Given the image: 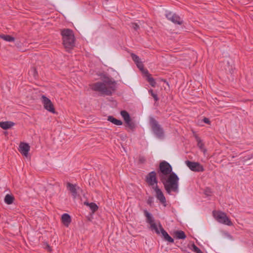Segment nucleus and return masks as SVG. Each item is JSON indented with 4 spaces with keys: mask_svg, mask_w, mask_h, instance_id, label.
Wrapping results in <instances>:
<instances>
[{
    "mask_svg": "<svg viewBox=\"0 0 253 253\" xmlns=\"http://www.w3.org/2000/svg\"><path fill=\"white\" fill-rule=\"evenodd\" d=\"M116 83L109 78H106L102 82H96L90 85L92 90L106 95H111L116 90Z\"/></svg>",
    "mask_w": 253,
    "mask_h": 253,
    "instance_id": "obj_1",
    "label": "nucleus"
},
{
    "mask_svg": "<svg viewBox=\"0 0 253 253\" xmlns=\"http://www.w3.org/2000/svg\"><path fill=\"white\" fill-rule=\"evenodd\" d=\"M161 180L168 193L170 194L171 192H178L179 178L176 173L172 172L168 176L167 178L166 176L165 177H162Z\"/></svg>",
    "mask_w": 253,
    "mask_h": 253,
    "instance_id": "obj_2",
    "label": "nucleus"
},
{
    "mask_svg": "<svg viewBox=\"0 0 253 253\" xmlns=\"http://www.w3.org/2000/svg\"><path fill=\"white\" fill-rule=\"evenodd\" d=\"M61 34L64 47L67 51L72 49L75 46V41L73 31L69 29H64L61 30Z\"/></svg>",
    "mask_w": 253,
    "mask_h": 253,
    "instance_id": "obj_3",
    "label": "nucleus"
},
{
    "mask_svg": "<svg viewBox=\"0 0 253 253\" xmlns=\"http://www.w3.org/2000/svg\"><path fill=\"white\" fill-rule=\"evenodd\" d=\"M149 124L155 135L160 139L164 138V131L161 125H159L158 122L154 118L151 117L149 120Z\"/></svg>",
    "mask_w": 253,
    "mask_h": 253,
    "instance_id": "obj_4",
    "label": "nucleus"
},
{
    "mask_svg": "<svg viewBox=\"0 0 253 253\" xmlns=\"http://www.w3.org/2000/svg\"><path fill=\"white\" fill-rule=\"evenodd\" d=\"M159 169L160 171L159 173L160 179H162V177H165L166 175H169L172 172L171 166L169 163L166 161H163L160 164Z\"/></svg>",
    "mask_w": 253,
    "mask_h": 253,
    "instance_id": "obj_5",
    "label": "nucleus"
},
{
    "mask_svg": "<svg viewBox=\"0 0 253 253\" xmlns=\"http://www.w3.org/2000/svg\"><path fill=\"white\" fill-rule=\"evenodd\" d=\"M213 214L218 222L228 226L232 225V222L224 212L221 211H213Z\"/></svg>",
    "mask_w": 253,
    "mask_h": 253,
    "instance_id": "obj_6",
    "label": "nucleus"
},
{
    "mask_svg": "<svg viewBox=\"0 0 253 253\" xmlns=\"http://www.w3.org/2000/svg\"><path fill=\"white\" fill-rule=\"evenodd\" d=\"M42 101L45 109L53 114L56 113L53 103L48 98L43 95L42 96Z\"/></svg>",
    "mask_w": 253,
    "mask_h": 253,
    "instance_id": "obj_7",
    "label": "nucleus"
},
{
    "mask_svg": "<svg viewBox=\"0 0 253 253\" xmlns=\"http://www.w3.org/2000/svg\"><path fill=\"white\" fill-rule=\"evenodd\" d=\"M144 214L146 217L147 222L150 224V228L152 230H154L155 232L159 235L160 231L159 227L154 222V220L152 215L148 212L146 210L144 211Z\"/></svg>",
    "mask_w": 253,
    "mask_h": 253,
    "instance_id": "obj_8",
    "label": "nucleus"
},
{
    "mask_svg": "<svg viewBox=\"0 0 253 253\" xmlns=\"http://www.w3.org/2000/svg\"><path fill=\"white\" fill-rule=\"evenodd\" d=\"M166 17L168 20L171 21L175 24L181 25L183 23V21L181 18L176 14L172 13L171 12L167 11Z\"/></svg>",
    "mask_w": 253,
    "mask_h": 253,
    "instance_id": "obj_9",
    "label": "nucleus"
},
{
    "mask_svg": "<svg viewBox=\"0 0 253 253\" xmlns=\"http://www.w3.org/2000/svg\"><path fill=\"white\" fill-rule=\"evenodd\" d=\"M146 181L149 186H151L152 188L155 186H158L156 172L153 171L149 172L146 177Z\"/></svg>",
    "mask_w": 253,
    "mask_h": 253,
    "instance_id": "obj_10",
    "label": "nucleus"
},
{
    "mask_svg": "<svg viewBox=\"0 0 253 253\" xmlns=\"http://www.w3.org/2000/svg\"><path fill=\"white\" fill-rule=\"evenodd\" d=\"M185 163L187 166L192 171L200 172L203 171L204 169L199 163L186 161Z\"/></svg>",
    "mask_w": 253,
    "mask_h": 253,
    "instance_id": "obj_11",
    "label": "nucleus"
},
{
    "mask_svg": "<svg viewBox=\"0 0 253 253\" xmlns=\"http://www.w3.org/2000/svg\"><path fill=\"white\" fill-rule=\"evenodd\" d=\"M30 146L28 143H20L18 150L24 156L28 157V152L30 151Z\"/></svg>",
    "mask_w": 253,
    "mask_h": 253,
    "instance_id": "obj_12",
    "label": "nucleus"
},
{
    "mask_svg": "<svg viewBox=\"0 0 253 253\" xmlns=\"http://www.w3.org/2000/svg\"><path fill=\"white\" fill-rule=\"evenodd\" d=\"M153 189L156 192V196L157 199L159 200L161 203L165 204L166 202V200L161 190L159 188L158 186L153 187Z\"/></svg>",
    "mask_w": 253,
    "mask_h": 253,
    "instance_id": "obj_13",
    "label": "nucleus"
},
{
    "mask_svg": "<svg viewBox=\"0 0 253 253\" xmlns=\"http://www.w3.org/2000/svg\"><path fill=\"white\" fill-rule=\"evenodd\" d=\"M67 188L72 194L74 198H76L77 196V190L80 187L76 184H73L70 182L67 183Z\"/></svg>",
    "mask_w": 253,
    "mask_h": 253,
    "instance_id": "obj_14",
    "label": "nucleus"
},
{
    "mask_svg": "<svg viewBox=\"0 0 253 253\" xmlns=\"http://www.w3.org/2000/svg\"><path fill=\"white\" fill-rule=\"evenodd\" d=\"M131 57L133 61L136 64L137 67L140 69L141 72H143L145 69L144 68V66L142 62L141 61L139 57L134 53H131Z\"/></svg>",
    "mask_w": 253,
    "mask_h": 253,
    "instance_id": "obj_15",
    "label": "nucleus"
},
{
    "mask_svg": "<svg viewBox=\"0 0 253 253\" xmlns=\"http://www.w3.org/2000/svg\"><path fill=\"white\" fill-rule=\"evenodd\" d=\"M160 229V233H161L164 237L165 240L168 241L169 243H173L174 240L168 234V233L164 230L162 225L159 223V230Z\"/></svg>",
    "mask_w": 253,
    "mask_h": 253,
    "instance_id": "obj_16",
    "label": "nucleus"
},
{
    "mask_svg": "<svg viewBox=\"0 0 253 253\" xmlns=\"http://www.w3.org/2000/svg\"><path fill=\"white\" fill-rule=\"evenodd\" d=\"M142 73L145 74V76L146 77V80L152 86L155 87L156 84L155 80L153 78L151 77V74L149 73L148 70L147 69H145L143 72H142Z\"/></svg>",
    "mask_w": 253,
    "mask_h": 253,
    "instance_id": "obj_17",
    "label": "nucleus"
},
{
    "mask_svg": "<svg viewBox=\"0 0 253 253\" xmlns=\"http://www.w3.org/2000/svg\"><path fill=\"white\" fill-rule=\"evenodd\" d=\"M63 224L66 227H68L71 222V216L68 213H64L61 217Z\"/></svg>",
    "mask_w": 253,
    "mask_h": 253,
    "instance_id": "obj_18",
    "label": "nucleus"
},
{
    "mask_svg": "<svg viewBox=\"0 0 253 253\" xmlns=\"http://www.w3.org/2000/svg\"><path fill=\"white\" fill-rule=\"evenodd\" d=\"M14 125V123L10 121L0 122V126L3 129H7Z\"/></svg>",
    "mask_w": 253,
    "mask_h": 253,
    "instance_id": "obj_19",
    "label": "nucleus"
},
{
    "mask_svg": "<svg viewBox=\"0 0 253 253\" xmlns=\"http://www.w3.org/2000/svg\"><path fill=\"white\" fill-rule=\"evenodd\" d=\"M107 120L111 122L113 124L117 126H121L123 124V122H122V121L118 120L112 116H108Z\"/></svg>",
    "mask_w": 253,
    "mask_h": 253,
    "instance_id": "obj_20",
    "label": "nucleus"
},
{
    "mask_svg": "<svg viewBox=\"0 0 253 253\" xmlns=\"http://www.w3.org/2000/svg\"><path fill=\"white\" fill-rule=\"evenodd\" d=\"M174 235L176 238L178 239H185L186 237L185 233L181 230H177L175 231Z\"/></svg>",
    "mask_w": 253,
    "mask_h": 253,
    "instance_id": "obj_21",
    "label": "nucleus"
},
{
    "mask_svg": "<svg viewBox=\"0 0 253 253\" xmlns=\"http://www.w3.org/2000/svg\"><path fill=\"white\" fill-rule=\"evenodd\" d=\"M14 200V197L9 194L6 195L4 198V202L8 205L11 204L13 202Z\"/></svg>",
    "mask_w": 253,
    "mask_h": 253,
    "instance_id": "obj_22",
    "label": "nucleus"
},
{
    "mask_svg": "<svg viewBox=\"0 0 253 253\" xmlns=\"http://www.w3.org/2000/svg\"><path fill=\"white\" fill-rule=\"evenodd\" d=\"M126 124V126L128 127L130 130H134L135 128V124L134 122H133L131 118L128 121L125 122Z\"/></svg>",
    "mask_w": 253,
    "mask_h": 253,
    "instance_id": "obj_23",
    "label": "nucleus"
},
{
    "mask_svg": "<svg viewBox=\"0 0 253 253\" xmlns=\"http://www.w3.org/2000/svg\"><path fill=\"white\" fill-rule=\"evenodd\" d=\"M0 38L7 42H14L15 38L9 35H0Z\"/></svg>",
    "mask_w": 253,
    "mask_h": 253,
    "instance_id": "obj_24",
    "label": "nucleus"
},
{
    "mask_svg": "<svg viewBox=\"0 0 253 253\" xmlns=\"http://www.w3.org/2000/svg\"><path fill=\"white\" fill-rule=\"evenodd\" d=\"M121 115L123 118L125 122L128 121L130 119V117L129 113L126 110L121 111Z\"/></svg>",
    "mask_w": 253,
    "mask_h": 253,
    "instance_id": "obj_25",
    "label": "nucleus"
},
{
    "mask_svg": "<svg viewBox=\"0 0 253 253\" xmlns=\"http://www.w3.org/2000/svg\"><path fill=\"white\" fill-rule=\"evenodd\" d=\"M86 205L90 207V209L92 210L93 212L95 211L98 209V207L95 203H87Z\"/></svg>",
    "mask_w": 253,
    "mask_h": 253,
    "instance_id": "obj_26",
    "label": "nucleus"
},
{
    "mask_svg": "<svg viewBox=\"0 0 253 253\" xmlns=\"http://www.w3.org/2000/svg\"><path fill=\"white\" fill-rule=\"evenodd\" d=\"M30 74H31L35 78H37L38 76V72L35 67L31 68L30 71Z\"/></svg>",
    "mask_w": 253,
    "mask_h": 253,
    "instance_id": "obj_27",
    "label": "nucleus"
},
{
    "mask_svg": "<svg viewBox=\"0 0 253 253\" xmlns=\"http://www.w3.org/2000/svg\"><path fill=\"white\" fill-rule=\"evenodd\" d=\"M192 251L196 253H203L194 244L192 245Z\"/></svg>",
    "mask_w": 253,
    "mask_h": 253,
    "instance_id": "obj_28",
    "label": "nucleus"
},
{
    "mask_svg": "<svg viewBox=\"0 0 253 253\" xmlns=\"http://www.w3.org/2000/svg\"><path fill=\"white\" fill-rule=\"evenodd\" d=\"M149 92L153 96V97L154 98L155 101H157L159 100V98L158 97L157 94L156 93H154L152 89H150L149 90Z\"/></svg>",
    "mask_w": 253,
    "mask_h": 253,
    "instance_id": "obj_29",
    "label": "nucleus"
},
{
    "mask_svg": "<svg viewBox=\"0 0 253 253\" xmlns=\"http://www.w3.org/2000/svg\"><path fill=\"white\" fill-rule=\"evenodd\" d=\"M197 145L199 149L204 152V153H205L207 151L206 149L205 148L204 146V143H197Z\"/></svg>",
    "mask_w": 253,
    "mask_h": 253,
    "instance_id": "obj_30",
    "label": "nucleus"
},
{
    "mask_svg": "<svg viewBox=\"0 0 253 253\" xmlns=\"http://www.w3.org/2000/svg\"><path fill=\"white\" fill-rule=\"evenodd\" d=\"M204 193L207 196H210L211 194V189L209 188H206L204 191Z\"/></svg>",
    "mask_w": 253,
    "mask_h": 253,
    "instance_id": "obj_31",
    "label": "nucleus"
},
{
    "mask_svg": "<svg viewBox=\"0 0 253 253\" xmlns=\"http://www.w3.org/2000/svg\"><path fill=\"white\" fill-rule=\"evenodd\" d=\"M131 27L135 31H137L139 28V25L135 23H131Z\"/></svg>",
    "mask_w": 253,
    "mask_h": 253,
    "instance_id": "obj_32",
    "label": "nucleus"
},
{
    "mask_svg": "<svg viewBox=\"0 0 253 253\" xmlns=\"http://www.w3.org/2000/svg\"><path fill=\"white\" fill-rule=\"evenodd\" d=\"M203 121L206 123V124H209L210 125L211 124V121H210L209 119L207 118H206L205 117L203 120Z\"/></svg>",
    "mask_w": 253,
    "mask_h": 253,
    "instance_id": "obj_33",
    "label": "nucleus"
},
{
    "mask_svg": "<svg viewBox=\"0 0 253 253\" xmlns=\"http://www.w3.org/2000/svg\"><path fill=\"white\" fill-rule=\"evenodd\" d=\"M145 159L143 157H140L139 159V161L140 163H143L145 162Z\"/></svg>",
    "mask_w": 253,
    "mask_h": 253,
    "instance_id": "obj_34",
    "label": "nucleus"
},
{
    "mask_svg": "<svg viewBox=\"0 0 253 253\" xmlns=\"http://www.w3.org/2000/svg\"><path fill=\"white\" fill-rule=\"evenodd\" d=\"M152 202H153V198L150 197L148 199V201H147L148 204L149 205H151V203H152Z\"/></svg>",
    "mask_w": 253,
    "mask_h": 253,
    "instance_id": "obj_35",
    "label": "nucleus"
},
{
    "mask_svg": "<svg viewBox=\"0 0 253 253\" xmlns=\"http://www.w3.org/2000/svg\"><path fill=\"white\" fill-rule=\"evenodd\" d=\"M195 138H196V141H197V142H198V143L201 142V140L200 139V138L198 136H197V135H196V134H195Z\"/></svg>",
    "mask_w": 253,
    "mask_h": 253,
    "instance_id": "obj_36",
    "label": "nucleus"
},
{
    "mask_svg": "<svg viewBox=\"0 0 253 253\" xmlns=\"http://www.w3.org/2000/svg\"><path fill=\"white\" fill-rule=\"evenodd\" d=\"M47 249H48L49 252H51V248H50V247H49V246L48 245H47Z\"/></svg>",
    "mask_w": 253,
    "mask_h": 253,
    "instance_id": "obj_37",
    "label": "nucleus"
},
{
    "mask_svg": "<svg viewBox=\"0 0 253 253\" xmlns=\"http://www.w3.org/2000/svg\"><path fill=\"white\" fill-rule=\"evenodd\" d=\"M162 81L165 83H166L167 85H169L168 82L165 79H162Z\"/></svg>",
    "mask_w": 253,
    "mask_h": 253,
    "instance_id": "obj_38",
    "label": "nucleus"
}]
</instances>
